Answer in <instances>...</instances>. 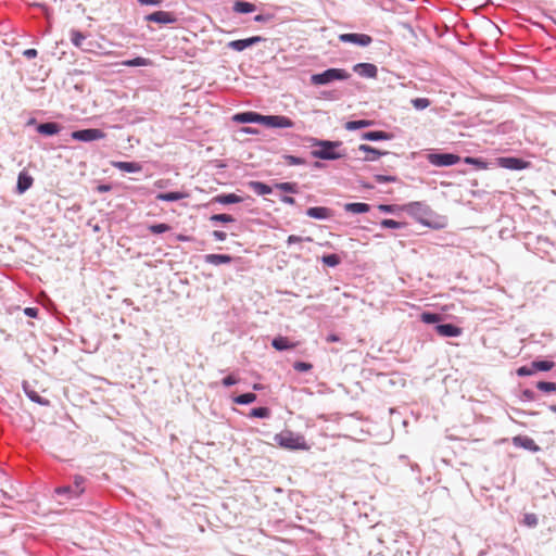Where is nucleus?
Here are the masks:
<instances>
[{
    "label": "nucleus",
    "mask_w": 556,
    "mask_h": 556,
    "mask_svg": "<svg viewBox=\"0 0 556 556\" xmlns=\"http://www.w3.org/2000/svg\"><path fill=\"white\" fill-rule=\"evenodd\" d=\"M311 146L314 149L311 154L315 159L333 161L343 157L345 154L338 151V148L342 146L341 141H329L311 138Z\"/></svg>",
    "instance_id": "1"
},
{
    "label": "nucleus",
    "mask_w": 556,
    "mask_h": 556,
    "mask_svg": "<svg viewBox=\"0 0 556 556\" xmlns=\"http://www.w3.org/2000/svg\"><path fill=\"white\" fill-rule=\"evenodd\" d=\"M274 440L280 447L286 450L306 451L309 448L304 435L294 433L291 430H283L280 433H277Z\"/></svg>",
    "instance_id": "2"
},
{
    "label": "nucleus",
    "mask_w": 556,
    "mask_h": 556,
    "mask_svg": "<svg viewBox=\"0 0 556 556\" xmlns=\"http://www.w3.org/2000/svg\"><path fill=\"white\" fill-rule=\"evenodd\" d=\"M351 74L343 68H329L323 73L311 76V83L315 86L328 85L334 80H346Z\"/></svg>",
    "instance_id": "3"
},
{
    "label": "nucleus",
    "mask_w": 556,
    "mask_h": 556,
    "mask_svg": "<svg viewBox=\"0 0 556 556\" xmlns=\"http://www.w3.org/2000/svg\"><path fill=\"white\" fill-rule=\"evenodd\" d=\"M85 478L76 476L74 479V485L60 486L55 489V493L59 495H66L67 498H76L84 493Z\"/></svg>",
    "instance_id": "4"
},
{
    "label": "nucleus",
    "mask_w": 556,
    "mask_h": 556,
    "mask_svg": "<svg viewBox=\"0 0 556 556\" xmlns=\"http://www.w3.org/2000/svg\"><path fill=\"white\" fill-rule=\"evenodd\" d=\"M427 160L434 166L444 167L457 164L460 157L453 153H430L427 155Z\"/></svg>",
    "instance_id": "5"
},
{
    "label": "nucleus",
    "mask_w": 556,
    "mask_h": 556,
    "mask_svg": "<svg viewBox=\"0 0 556 556\" xmlns=\"http://www.w3.org/2000/svg\"><path fill=\"white\" fill-rule=\"evenodd\" d=\"M106 137L105 132L98 128H88L81 130H75L72 132V138L78 141H94L104 139Z\"/></svg>",
    "instance_id": "6"
},
{
    "label": "nucleus",
    "mask_w": 556,
    "mask_h": 556,
    "mask_svg": "<svg viewBox=\"0 0 556 556\" xmlns=\"http://www.w3.org/2000/svg\"><path fill=\"white\" fill-rule=\"evenodd\" d=\"M263 125L269 128H291L294 123L283 115H263Z\"/></svg>",
    "instance_id": "7"
},
{
    "label": "nucleus",
    "mask_w": 556,
    "mask_h": 556,
    "mask_svg": "<svg viewBox=\"0 0 556 556\" xmlns=\"http://www.w3.org/2000/svg\"><path fill=\"white\" fill-rule=\"evenodd\" d=\"M497 164L507 169L511 170H520L525 169L529 166V162L519 159V157H513V156H506V157H498Z\"/></svg>",
    "instance_id": "8"
},
{
    "label": "nucleus",
    "mask_w": 556,
    "mask_h": 556,
    "mask_svg": "<svg viewBox=\"0 0 556 556\" xmlns=\"http://www.w3.org/2000/svg\"><path fill=\"white\" fill-rule=\"evenodd\" d=\"M339 39L342 42H350L362 47L369 46L372 42V38L370 36L356 33L341 34Z\"/></svg>",
    "instance_id": "9"
},
{
    "label": "nucleus",
    "mask_w": 556,
    "mask_h": 556,
    "mask_svg": "<svg viewBox=\"0 0 556 556\" xmlns=\"http://www.w3.org/2000/svg\"><path fill=\"white\" fill-rule=\"evenodd\" d=\"M264 41V38L261 37V36H253V37H250V38H247V39H238V40H232V41H229L227 43V47L233 51H238V52H241L243 51L244 49L247 48H250L256 43H260Z\"/></svg>",
    "instance_id": "10"
},
{
    "label": "nucleus",
    "mask_w": 556,
    "mask_h": 556,
    "mask_svg": "<svg viewBox=\"0 0 556 556\" xmlns=\"http://www.w3.org/2000/svg\"><path fill=\"white\" fill-rule=\"evenodd\" d=\"M146 20L149 22H154L159 24H172L176 22V17L166 11H156L146 16Z\"/></svg>",
    "instance_id": "11"
},
{
    "label": "nucleus",
    "mask_w": 556,
    "mask_h": 556,
    "mask_svg": "<svg viewBox=\"0 0 556 556\" xmlns=\"http://www.w3.org/2000/svg\"><path fill=\"white\" fill-rule=\"evenodd\" d=\"M353 71L357 73L359 76L367 78H376L378 74L377 66L371 63L355 64Z\"/></svg>",
    "instance_id": "12"
},
{
    "label": "nucleus",
    "mask_w": 556,
    "mask_h": 556,
    "mask_svg": "<svg viewBox=\"0 0 556 556\" xmlns=\"http://www.w3.org/2000/svg\"><path fill=\"white\" fill-rule=\"evenodd\" d=\"M85 39H86V36L81 31L76 30V29H72L71 30V42L76 48H79L83 51L92 52L93 51V49H92L93 43L89 42L88 47H84Z\"/></svg>",
    "instance_id": "13"
},
{
    "label": "nucleus",
    "mask_w": 556,
    "mask_h": 556,
    "mask_svg": "<svg viewBox=\"0 0 556 556\" xmlns=\"http://www.w3.org/2000/svg\"><path fill=\"white\" fill-rule=\"evenodd\" d=\"M34 184V178L26 172L22 170L17 177L16 191L20 194L26 192Z\"/></svg>",
    "instance_id": "14"
},
{
    "label": "nucleus",
    "mask_w": 556,
    "mask_h": 556,
    "mask_svg": "<svg viewBox=\"0 0 556 556\" xmlns=\"http://www.w3.org/2000/svg\"><path fill=\"white\" fill-rule=\"evenodd\" d=\"M513 443L515 446L523 447L529 451L536 452L539 451V446L534 442L533 439L527 437V435H517L513 438Z\"/></svg>",
    "instance_id": "15"
},
{
    "label": "nucleus",
    "mask_w": 556,
    "mask_h": 556,
    "mask_svg": "<svg viewBox=\"0 0 556 556\" xmlns=\"http://www.w3.org/2000/svg\"><path fill=\"white\" fill-rule=\"evenodd\" d=\"M435 330L441 337H458L462 334V329L452 324L438 325Z\"/></svg>",
    "instance_id": "16"
},
{
    "label": "nucleus",
    "mask_w": 556,
    "mask_h": 556,
    "mask_svg": "<svg viewBox=\"0 0 556 556\" xmlns=\"http://www.w3.org/2000/svg\"><path fill=\"white\" fill-rule=\"evenodd\" d=\"M233 119L240 123H258L263 125V115L254 112H244L236 114Z\"/></svg>",
    "instance_id": "17"
},
{
    "label": "nucleus",
    "mask_w": 556,
    "mask_h": 556,
    "mask_svg": "<svg viewBox=\"0 0 556 556\" xmlns=\"http://www.w3.org/2000/svg\"><path fill=\"white\" fill-rule=\"evenodd\" d=\"M306 215L316 219H327L332 216L331 210L324 206L309 207L306 211Z\"/></svg>",
    "instance_id": "18"
},
{
    "label": "nucleus",
    "mask_w": 556,
    "mask_h": 556,
    "mask_svg": "<svg viewBox=\"0 0 556 556\" xmlns=\"http://www.w3.org/2000/svg\"><path fill=\"white\" fill-rule=\"evenodd\" d=\"M60 130H61V126L54 122L43 123V124H39L37 126V131L45 136L56 135L60 132Z\"/></svg>",
    "instance_id": "19"
},
{
    "label": "nucleus",
    "mask_w": 556,
    "mask_h": 556,
    "mask_svg": "<svg viewBox=\"0 0 556 556\" xmlns=\"http://www.w3.org/2000/svg\"><path fill=\"white\" fill-rule=\"evenodd\" d=\"M206 263L218 266L222 264H229L232 258L227 254H206L204 256Z\"/></svg>",
    "instance_id": "20"
},
{
    "label": "nucleus",
    "mask_w": 556,
    "mask_h": 556,
    "mask_svg": "<svg viewBox=\"0 0 556 556\" xmlns=\"http://www.w3.org/2000/svg\"><path fill=\"white\" fill-rule=\"evenodd\" d=\"M23 389L26 393V395L35 403H38L42 406H48L50 404L49 400L40 396L35 390L30 389L29 384L27 382L23 383Z\"/></svg>",
    "instance_id": "21"
},
{
    "label": "nucleus",
    "mask_w": 556,
    "mask_h": 556,
    "mask_svg": "<svg viewBox=\"0 0 556 556\" xmlns=\"http://www.w3.org/2000/svg\"><path fill=\"white\" fill-rule=\"evenodd\" d=\"M358 150L359 151H363L366 153V156L364 157L365 161H376L378 160L381 155H384L387 154L388 152H381L368 144H361L358 147Z\"/></svg>",
    "instance_id": "22"
},
{
    "label": "nucleus",
    "mask_w": 556,
    "mask_h": 556,
    "mask_svg": "<svg viewBox=\"0 0 556 556\" xmlns=\"http://www.w3.org/2000/svg\"><path fill=\"white\" fill-rule=\"evenodd\" d=\"M243 199L235 193H227V194H218L213 198V202L219 203V204H235L242 202Z\"/></svg>",
    "instance_id": "23"
},
{
    "label": "nucleus",
    "mask_w": 556,
    "mask_h": 556,
    "mask_svg": "<svg viewBox=\"0 0 556 556\" xmlns=\"http://www.w3.org/2000/svg\"><path fill=\"white\" fill-rule=\"evenodd\" d=\"M405 210L409 213V214H414V215H417V214H428L430 212V208L428 205H426L425 203L422 202H410L408 203L406 206H405Z\"/></svg>",
    "instance_id": "24"
},
{
    "label": "nucleus",
    "mask_w": 556,
    "mask_h": 556,
    "mask_svg": "<svg viewBox=\"0 0 556 556\" xmlns=\"http://www.w3.org/2000/svg\"><path fill=\"white\" fill-rule=\"evenodd\" d=\"M271 345L278 350V351H285L294 349L296 346V343H291L287 337H276L271 341Z\"/></svg>",
    "instance_id": "25"
},
{
    "label": "nucleus",
    "mask_w": 556,
    "mask_h": 556,
    "mask_svg": "<svg viewBox=\"0 0 556 556\" xmlns=\"http://www.w3.org/2000/svg\"><path fill=\"white\" fill-rule=\"evenodd\" d=\"M186 198H188V193L179 192V191L159 193L156 195V200L166 201V202H174V201L182 200Z\"/></svg>",
    "instance_id": "26"
},
{
    "label": "nucleus",
    "mask_w": 556,
    "mask_h": 556,
    "mask_svg": "<svg viewBox=\"0 0 556 556\" xmlns=\"http://www.w3.org/2000/svg\"><path fill=\"white\" fill-rule=\"evenodd\" d=\"M344 210L346 212L353 213V214H363V213L369 212L370 205L367 203H361V202L346 203L344 205Z\"/></svg>",
    "instance_id": "27"
},
{
    "label": "nucleus",
    "mask_w": 556,
    "mask_h": 556,
    "mask_svg": "<svg viewBox=\"0 0 556 556\" xmlns=\"http://www.w3.org/2000/svg\"><path fill=\"white\" fill-rule=\"evenodd\" d=\"M114 167L126 173H137L141 170L140 164L136 162H116L114 163Z\"/></svg>",
    "instance_id": "28"
},
{
    "label": "nucleus",
    "mask_w": 556,
    "mask_h": 556,
    "mask_svg": "<svg viewBox=\"0 0 556 556\" xmlns=\"http://www.w3.org/2000/svg\"><path fill=\"white\" fill-rule=\"evenodd\" d=\"M372 124L374 122L368 119L349 121L345 123L344 128L346 130H356L361 128L370 127Z\"/></svg>",
    "instance_id": "29"
},
{
    "label": "nucleus",
    "mask_w": 556,
    "mask_h": 556,
    "mask_svg": "<svg viewBox=\"0 0 556 556\" xmlns=\"http://www.w3.org/2000/svg\"><path fill=\"white\" fill-rule=\"evenodd\" d=\"M249 186L258 195H265L271 192V188L261 181H250Z\"/></svg>",
    "instance_id": "30"
},
{
    "label": "nucleus",
    "mask_w": 556,
    "mask_h": 556,
    "mask_svg": "<svg viewBox=\"0 0 556 556\" xmlns=\"http://www.w3.org/2000/svg\"><path fill=\"white\" fill-rule=\"evenodd\" d=\"M255 5L253 3L238 0L233 4V11L237 13H251L255 11Z\"/></svg>",
    "instance_id": "31"
},
{
    "label": "nucleus",
    "mask_w": 556,
    "mask_h": 556,
    "mask_svg": "<svg viewBox=\"0 0 556 556\" xmlns=\"http://www.w3.org/2000/svg\"><path fill=\"white\" fill-rule=\"evenodd\" d=\"M364 140L378 141V140H388L390 138L389 134L384 131H368L362 135Z\"/></svg>",
    "instance_id": "32"
},
{
    "label": "nucleus",
    "mask_w": 556,
    "mask_h": 556,
    "mask_svg": "<svg viewBox=\"0 0 556 556\" xmlns=\"http://www.w3.org/2000/svg\"><path fill=\"white\" fill-rule=\"evenodd\" d=\"M151 64H152L151 60L146 59V58H141V56H138V58H135V59H131V60H126V61L122 62V65L129 66V67H132V66H149Z\"/></svg>",
    "instance_id": "33"
},
{
    "label": "nucleus",
    "mask_w": 556,
    "mask_h": 556,
    "mask_svg": "<svg viewBox=\"0 0 556 556\" xmlns=\"http://www.w3.org/2000/svg\"><path fill=\"white\" fill-rule=\"evenodd\" d=\"M420 319L425 324H437L441 321L442 316L440 314L425 312L421 314Z\"/></svg>",
    "instance_id": "34"
},
{
    "label": "nucleus",
    "mask_w": 556,
    "mask_h": 556,
    "mask_svg": "<svg viewBox=\"0 0 556 556\" xmlns=\"http://www.w3.org/2000/svg\"><path fill=\"white\" fill-rule=\"evenodd\" d=\"M276 189L288 192V193H296L298 185L295 182H279L275 185Z\"/></svg>",
    "instance_id": "35"
},
{
    "label": "nucleus",
    "mask_w": 556,
    "mask_h": 556,
    "mask_svg": "<svg viewBox=\"0 0 556 556\" xmlns=\"http://www.w3.org/2000/svg\"><path fill=\"white\" fill-rule=\"evenodd\" d=\"M255 400H256V394L244 393V394H241V395H238L237 397H235V403L245 405V404L255 402Z\"/></svg>",
    "instance_id": "36"
},
{
    "label": "nucleus",
    "mask_w": 556,
    "mask_h": 556,
    "mask_svg": "<svg viewBox=\"0 0 556 556\" xmlns=\"http://www.w3.org/2000/svg\"><path fill=\"white\" fill-rule=\"evenodd\" d=\"M321 261L325 265L334 267L340 264L341 258L337 254H328L324 255Z\"/></svg>",
    "instance_id": "37"
},
{
    "label": "nucleus",
    "mask_w": 556,
    "mask_h": 556,
    "mask_svg": "<svg viewBox=\"0 0 556 556\" xmlns=\"http://www.w3.org/2000/svg\"><path fill=\"white\" fill-rule=\"evenodd\" d=\"M533 366L535 368V371H547L554 367V363L549 361H535L533 362Z\"/></svg>",
    "instance_id": "38"
},
{
    "label": "nucleus",
    "mask_w": 556,
    "mask_h": 556,
    "mask_svg": "<svg viewBox=\"0 0 556 556\" xmlns=\"http://www.w3.org/2000/svg\"><path fill=\"white\" fill-rule=\"evenodd\" d=\"M412 104L416 110H425L430 105V100L427 98H415Z\"/></svg>",
    "instance_id": "39"
},
{
    "label": "nucleus",
    "mask_w": 556,
    "mask_h": 556,
    "mask_svg": "<svg viewBox=\"0 0 556 556\" xmlns=\"http://www.w3.org/2000/svg\"><path fill=\"white\" fill-rule=\"evenodd\" d=\"M270 412L267 407H256L251 410L250 416L255 418H267Z\"/></svg>",
    "instance_id": "40"
},
{
    "label": "nucleus",
    "mask_w": 556,
    "mask_h": 556,
    "mask_svg": "<svg viewBox=\"0 0 556 556\" xmlns=\"http://www.w3.org/2000/svg\"><path fill=\"white\" fill-rule=\"evenodd\" d=\"M211 222L214 223H232L235 218L229 214H215L211 216Z\"/></svg>",
    "instance_id": "41"
},
{
    "label": "nucleus",
    "mask_w": 556,
    "mask_h": 556,
    "mask_svg": "<svg viewBox=\"0 0 556 556\" xmlns=\"http://www.w3.org/2000/svg\"><path fill=\"white\" fill-rule=\"evenodd\" d=\"M536 388L543 392H556L555 382L540 381L536 383Z\"/></svg>",
    "instance_id": "42"
},
{
    "label": "nucleus",
    "mask_w": 556,
    "mask_h": 556,
    "mask_svg": "<svg viewBox=\"0 0 556 556\" xmlns=\"http://www.w3.org/2000/svg\"><path fill=\"white\" fill-rule=\"evenodd\" d=\"M283 159L286 163L290 166L306 164V161L304 159L294 155H285Z\"/></svg>",
    "instance_id": "43"
},
{
    "label": "nucleus",
    "mask_w": 556,
    "mask_h": 556,
    "mask_svg": "<svg viewBox=\"0 0 556 556\" xmlns=\"http://www.w3.org/2000/svg\"><path fill=\"white\" fill-rule=\"evenodd\" d=\"M169 229H170V226L167 224H163V223L149 226V230L152 233H163V232L168 231Z\"/></svg>",
    "instance_id": "44"
},
{
    "label": "nucleus",
    "mask_w": 556,
    "mask_h": 556,
    "mask_svg": "<svg viewBox=\"0 0 556 556\" xmlns=\"http://www.w3.org/2000/svg\"><path fill=\"white\" fill-rule=\"evenodd\" d=\"M535 372V368L533 366V363L531 366H521L517 369V375L520 377L531 376Z\"/></svg>",
    "instance_id": "45"
},
{
    "label": "nucleus",
    "mask_w": 556,
    "mask_h": 556,
    "mask_svg": "<svg viewBox=\"0 0 556 556\" xmlns=\"http://www.w3.org/2000/svg\"><path fill=\"white\" fill-rule=\"evenodd\" d=\"M465 163L466 164H471V165H476L478 168H481V169H485L486 168V163L483 162L482 160L480 159H476V157H471V156H467L465 159Z\"/></svg>",
    "instance_id": "46"
},
{
    "label": "nucleus",
    "mask_w": 556,
    "mask_h": 556,
    "mask_svg": "<svg viewBox=\"0 0 556 556\" xmlns=\"http://www.w3.org/2000/svg\"><path fill=\"white\" fill-rule=\"evenodd\" d=\"M523 523L530 528L535 527L538 525L536 515L529 513L523 516Z\"/></svg>",
    "instance_id": "47"
},
{
    "label": "nucleus",
    "mask_w": 556,
    "mask_h": 556,
    "mask_svg": "<svg viewBox=\"0 0 556 556\" xmlns=\"http://www.w3.org/2000/svg\"><path fill=\"white\" fill-rule=\"evenodd\" d=\"M374 179L378 184H386V182H394L396 181L395 176H389V175H375Z\"/></svg>",
    "instance_id": "48"
},
{
    "label": "nucleus",
    "mask_w": 556,
    "mask_h": 556,
    "mask_svg": "<svg viewBox=\"0 0 556 556\" xmlns=\"http://www.w3.org/2000/svg\"><path fill=\"white\" fill-rule=\"evenodd\" d=\"M381 226L383 228L399 229V228H401L403 226V224L400 223V222H396L394 219H383L381 222Z\"/></svg>",
    "instance_id": "49"
},
{
    "label": "nucleus",
    "mask_w": 556,
    "mask_h": 556,
    "mask_svg": "<svg viewBox=\"0 0 556 556\" xmlns=\"http://www.w3.org/2000/svg\"><path fill=\"white\" fill-rule=\"evenodd\" d=\"M312 364L309 363H305V362H295L293 364V368L296 370V371H300V372H303V371H308L312 369Z\"/></svg>",
    "instance_id": "50"
},
{
    "label": "nucleus",
    "mask_w": 556,
    "mask_h": 556,
    "mask_svg": "<svg viewBox=\"0 0 556 556\" xmlns=\"http://www.w3.org/2000/svg\"><path fill=\"white\" fill-rule=\"evenodd\" d=\"M313 239L311 237H306V238H302V237H299V236H295V235H291L288 237V244H292V243H299V242H302V241H307V242H311Z\"/></svg>",
    "instance_id": "51"
},
{
    "label": "nucleus",
    "mask_w": 556,
    "mask_h": 556,
    "mask_svg": "<svg viewBox=\"0 0 556 556\" xmlns=\"http://www.w3.org/2000/svg\"><path fill=\"white\" fill-rule=\"evenodd\" d=\"M237 382H238V379H237V378H235L232 375H229V376H227V377H225V378L223 379V384H224L225 387L233 386V384H236Z\"/></svg>",
    "instance_id": "52"
},
{
    "label": "nucleus",
    "mask_w": 556,
    "mask_h": 556,
    "mask_svg": "<svg viewBox=\"0 0 556 556\" xmlns=\"http://www.w3.org/2000/svg\"><path fill=\"white\" fill-rule=\"evenodd\" d=\"M212 235L215 238V240H217V241H224V240H226V237H227L226 232L220 231V230H214Z\"/></svg>",
    "instance_id": "53"
},
{
    "label": "nucleus",
    "mask_w": 556,
    "mask_h": 556,
    "mask_svg": "<svg viewBox=\"0 0 556 556\" xmlns=\"http://www.w3.org/2000/svg\"><path fill=\"white\" fill-rule=\"evenodd\" d=\"M23 54L27 58V59H33V58H36L37 56V50L36 49H27L23 52Z\"/></svg>",
    "instance_id": "54"
},
{
    "label": "nucleus",
    "mask_w": 556,
    "mask_h": 556,
    "mask_svg": "<svg viewBox=\"0 0 556 556\" xmlns=\"http://www.w3.org/2000/svg\"><path fill=\"white\" fill-rule=\"evenodd\" d=\"M378 208L381 212H384V213H392L394 211V206L393 205H388V204H381V205L378 206Z\"/></svg>",
    "instance_id": "55"
},
{
    "label": "nucleus",
    "mask_w": 556,
    "mask_h": 556,
    "mask_svg": "<svg viewBox=\"0 0 556 556\" xmlns=\"http://www.w3.org/2000/svg\"><path fill=\"white\" fill-rule=\"evenodd\" d=\"M167 184H168V180H165V179H159L154 182V187H156L157 189H164L167 187Z\"/></svg>",
    "instance_id": "56"
},
{
    "label": "nucleus",
    "mask_w": 556,
    "mask_h": 556,
    "mask_svg": "<svg viewBox=\"0 0 556 556\" xmlns=\"http://www.w3.org/2000/svg\"><path fill=\"white\" fill-rule=\"evenodd\" d=\"M281 201L286 204H289V205H293L295 204V199L293 197H290V195H283L281 197Z\"/></svg>",
    "instance_id": "57"
},
{
    "label": "nucleus",
    "mask_w": 556,
    "mask_h": 556,
    "mask_svg": "<svg viewBox=\"0 0 556 556\" xmlns=\"http://www.w3.org/2000/svg\"><path fill=\"white\" fill-rule=\"evenodd\" d=\"M25 314L29 317H36L37 316V308H34V307H27L25 308Z\"/></svg>",
    "instance_id": "58"
},
{
    "label": "nucleus",
    "mask_w": 556,
    "mask_h": 556,
    "mask_svg": "<svg viewBox=\"0 0 556 556\" xmlns=\"http://www.w3.org/2000/svg\"><path fill=\"white\" fill-rule=\"evenodd\" d=\"M138 1L144 5H149V4L156 5L161 2V0H138Z\"/></svg>",
    "instance_id": "59"
},
{
    "label": "nucleus",
    "mask_w": 556,
    "mask_h": 556,
    "mask_svg": "<svg viewBox=\"0 0 556 556\" xmlns=\"http://www.w3.org/2000/svg\"><path fill=\"white\" fill-rule=\"evenodd\" d=\"M326 340L327 342H337L339 341V337L337 334H329Z\"/></svg>",
    "instance_id": "60"
},
{
    "label": "nucleus",
    "mask_w": 556,
    "mask_h": 556,
    "mask_svg": "<svg viewBox=\"0 0 556 556\" xmlns=\"http://www.w3.org/2000/svg\"><path fill=\"white\" fill-rule=\"evenodd\" d=\"M267 20H268V17H266L265 15H262V14H258L254 17L255 22H266Z\"/></svg>",
    "instance_id": "61"
},
{
    "label": "nucleus",
    "mask_w": 556,
    "mask_h": 556,
    "mask_svg": "<svg viewBox=\"0 0 556 556\" xmlns=\"http://www.w3.org/2000/svg\"><path fill=\"white\" fill-rule=\"evenodd\" d=\"M177 240H179V241H189L190 238L188 236H185V235H178L177 236Z\"/></svg>",
    "instance_id": "62"
},
{
    "label": "nucleus",
    "mask_w": 556,
    "mask_h": 556,
    "mask_svg": "<svg viewBox=\"0 0 556 556\" xmlns=\"http://www.w3.org/2000/svg\"><path fill=\"white\" fill-rule=\"evenodd\" d=\"M549 409H551L552 412L556 413V405H552V406L549 407Z\"/></svg>",
    "instance_id": "63"
},
{
    "label": "nucleus",
    "mask_w": 556,
    "mask_h": 556,
    "mask_svg": "<svg viewBox=\"0 0 556 556\" xmlns=\"http://www.w3.org/2000/svg\"><path fill=\"white\" fill-rule=\"evenodd\" d=\"M35 122H36V121H35L34 118H31V119L28 122V124H29V125H34V124H35Z\"/></svg>",
    "instance_id": "64"
}]
</instances>
